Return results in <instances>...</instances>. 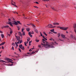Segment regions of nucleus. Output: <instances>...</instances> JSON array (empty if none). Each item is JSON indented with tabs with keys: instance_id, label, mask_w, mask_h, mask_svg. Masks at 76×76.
Returning <instances> with one entry per match:
<instances>
[{
	"instance_id": "1",
	"label": "nucleus",
	"mask_w": 76,
	"mask_h": 76,
	"mask_svg": "<svg viewBox=\"0 0 76 76\" xmlns=\"http://www.w3.org/2000/svg\"><path fill=\"white\" fill-rule=\"evenodd\" d=\"M42 42L44 44L42 43L41 44L42 45H44L45 47L46 48H48L49 47V48H54V46H53V45H54V44L53 42H52L51 44H50L49 45V43L46 42V41H45V39H42Z\"/></svg>"
},
{
	"instance_id": "2",
	"label": "nucleus",
	"mask_w": 76,
	"mask_h": 76,
	"mask_svg": "<svg viewBox=\"0 0 76 76\" xmlns=\"http://www.w3.org/2000/svg\"><path fill=\"white\" fill-rule=\"evenodd\" d=\"M13 24H14L15 25H19V24L22 25V23L20 22V21H18L17 22L15 21H14Z\"/></svg>"
},
{
	"instance_id": "3",
	"label": "nucleus",
	"mask_w": 76,
	"mask_h": 76,
	"mask_svg": "<svg viewBox=\"0 0 76 76\" xmlns=\"http://www.w3.org/2000/svg\"><path fill=\"white\" fill-rule=\"evenodd\" d=\"M6 60L8 61V62H10V63H13V62L12 61V60L10 58H6Z\"/></svg>"
},
{
	"instance_id": "4",
	"label": "nucleus",
	"mask_w": 76,
	"mask_h": 76,
	"mask_svg": "<svg viewBox=\"0 0 76 76\" xmlns=\"http://www.w3.org/2000/svg\"><path fill=\"white\" fill-rule=\"evenodd\" d=\"M60 29H62V30H64V31H66L67 29H68V27L65 28V27H60Z\"/></svg>"
},
{
	"instance_id": "5",
	"label": "nucleus",
	"mask_w": 76,
	"mask_h": 76,
	"mask_svg": "<svg viewBox=\"0 0 76 76\" xmlns=\"http://www.w3.org/2000/svg\"><path fill=\"white\" fill-rule=\"evenodd\" d=\"M15 4H16L15 2H13V3H12V5H13V6L14 7H17V6H16V5H15Z\"/></svg>"
},
{
	"instance_id": "6",
	"label": "nucleus",
	"mask_w": 76,
	"mask_h": 76,
	"mask_svg": "<svg viewBox=\"0 0 76 76\" xmlns=\"http://www.w3.org/2000/svg\"><path fill=\"white\" fill-rule=\"evenodd\" d=\"M61 36L62 38H64H64H65V39H66V38H66V37H65V35H64L63 34H62L61 35Z\"/></svg>"
},
{
	"instance_id": "7",
	"label": "nucleus",
	"mask_w": 76,
	"mask_h": 76,
	"mask_svg": "<svg viewBox=\"0 0 76 76\" xmlns=\"http://www.w3.org/2000/svg\"><path fill=\"white\" fill-rule=\"evenodd\" d=\"M5 42H2L0 44V46H1V45H4L5 44Z\"/></svg>"
},
{
	"instance_id": "8",
	"label": "nucleus",
	"mask_w": 76,
	"mask_h": 76,
	"mask_svg": "<svg viewBox=\"0 0 76 76\" xmlns=\"http://www.w3.org/2000/svg\"><path fill=\"white\" fill-rule=\"evenodd\" d=\"M51 9L53 10H54V11H57V9H56L54 8V7H51Z\"/></svg>"
},
{
	"instance_id": "9",
	"label": "nucleus",
	"mask_w": 76,
	"mask_h": 76,
	"mask_svg": "<svg viewBox=\"0 0 76 76\" xmlns=\"http://www.w3.org/2000/svg\"><path fill=\"white\" fill-rule=\"evenodd\" d=\"M9 28V26H3V27H2V28Z\"/></svg>"
},
{
	"instance_id": "10",
	"label": "nucleus",
	"mask_w": 76,
	"mask_h": 76,
	"mask_svg": "<svg viewBox=\"0 0 76 76\" xmlns=\"http://www.w3.org/2000/svg\"><path fill=\"white\" fill-rule=\"evenodd\" d=\"M28 34H29L30 37H32V35L31 34V32H30V31L29 32Z\"/></svg>"
},
{
	"instance_id": "11",
	"label": "nucleus",
	"mask_w": 76,
	"mask_h": 76,
	"mask_svg": "<svg viewBox=\"0 0 76 76\" xmlns=\"http://www.w3.org/2000/svg\"><path fill=\"white\" fill-rule=\"evenodd\" d=\"M53 25H59V23H53Z\"/></svg>"
},
{
	"instance_id": "12",
	"label": "nucleus",
	"mask_w": 76,
	"mask_h": 76,
	"mask_svg": "<svg viewBox=\"0 0 76 76\" xmlns=\"http://www.w3.org/2000/svg\"><path fill=\"white\" fill-rule=\"evenodd\" d=\"M20 48L22 50H25V48L24 46H22Z\"/></svg>"
},
{
	"instance_id": "13",
	"label": "nucleus",
	"mask_w": 76,
	"mask_h": 76,
	"mask_svg": "<svg viewBox=\"0 0 76 76\" xmlns=\"http://www.w3.org/2000/svg\"><path fill=\"white\" fill-rule=\"evenodd\" d=\"M73 27L75 29H76V24H74L73 25Z\"/></svg>"
},
{
	"instance_id": "14",
	"label": "nucleus",
	"mask_w": 76,
	"mask_h": 76,
	"mask_svg": "<svg viewBox=\"0 0 76 76\" xmlns=\"http://www.w3.org/2000/svg\"><path fill=\"white\" fill-rule=\"evenodd\" d=\"M10 34H12V32H13L12 31V30L11 28H10Z\"/></svg>"
},
{
	"instance_id": "15",
	"label": "nucleus",
	"mask_w": 76,
	"mask_h": 76,
	"mask_svg": "<svg viewBox=\"0 0 76 76\" xmlns=\"http://www.w3.org/2000/svg\"><path fill=\"white\" fill-rule=\"evenodd\" d=\"M0 62H2V63H4V62H5V61L3 60H1V59H0Z\"/></svg>"
},
{
	"instance_id": "16",
	"label": "nucleus",
	"mask_w": 76,
	"mask_h": 76,
	"mask_svg": "<svg viewBox=\"0 0 76 76\" xmlns=\"http://www.w3.org/2000/svg\"><path fill=\"white\" fill-rule=\"evenodd\" d=\"M27 31H30V29L29 28H26Z\"/></svg>"
},
{
	"instance_id": "17",
	"label": "nucleus",
	"mask_w": 76,
	"mask_h": 76,
	"mask_svg": "<svg viewBox=\"0 0 76 76\" xmlns=\"http://www.w3.org/2000/svg\"><path fill=\"white\" fill-rule=\"evenodd\" d=\"M1 37L2 38H3L4 37V35H3V34H1Z\"/></svg>"
},
{
	"instance_id": "18",
	"label": "nucleus",
	"mask_w": 76,
	"mask_h": 76,
	"mask_svg": "<svg viewBox=\"0 0 76 76\" xmlns=\"http://www.w3.org/2000/svg\"><path fill=\"white\" fill-rule=\"evenodd\" d=\"M50 31L52 32H54V29H53L51 30Z\"/></svg>"
},
{
	"instance_id": "19",
	"label": "nucleus",
	"mask_w": 76,
	"mask_h": 76,
	"mask_svg": "<svg viewBox=\"0 0 76 76\" xmlns=\"http://www.w3.org/2000/svg\"><path fill=\"white\" fill-rule=\"evenodd\" d=\"M22 46H23V45H22V44H21V45H19V48H21V47H23Z\"/></svg>"
},
{
	"instance_id": "20",
	"label": "nucleus",
	"mask_w": 76,
	"mask_h": 76,
	"mask_svg": "<svg viewBox=\"0 0 76 76\" xmlns=\"http://www.w3.org/2000/svg\"><path fill=\"white\" fill-rule=\"evenodd\" d=\"M39 40H38L37 39H36L35 40V41L37 42H39Z\"/></svg>"
},
{
	"instance_id": "21",
	"label": "nucleus",
	"mask_w": 76,
	"mask_h": 76,
	"mask_svg": "<svg viewBox=\"0 0 76 76\" xmlns=\"http://www.w3.org/2000/svg\"><path fill=\"white\" fill-rule=\"evenodd\" d=\"M49 28H55V26H49Z\"/></svg>"
},
{
	"instance_id": "22",
	"label": "nucleus",
	"mask_w": 76,
	"mask_h": 76,
	"mask_svg": "<svg viewBox=\"0 0 76 76\" xmlns=\"http://www.w3.org/2000/svg\"><path fill=\"white\" fill-rule=\"evenodd\" d=\"M24 29H25V28H23L22 29V32H23V31H24Z\"/></svg>"
},
{
	"instance_id": "23",
	"label": "nucleus",
	"mask_w": 76,
	"mask_h": 76,
	"mask_svg": "<svg viewBox=\"0 0 76 76\" xmlns=\"http://www.w3.org/2000/svg\"><path fill=\"white\" fill-rule=\"evenodd\" d=\"M22 32H23V35H25V32L23 31Z\"/></svg>"
},
{
	"instance_id": "24",
	"label": "nucleus",
	"mask_w": 76,
	"mask_h": 76,
	"mask_svg": "<svg viewBox=\"0 0 76 76\" xmlns=\"http://www.w3.org/2000/svg\"><path fill=\"white\" fill-rule=\"evenodd\" d=\"M43 34L46 35V36H47V34H46V33L45 32H43Z\"/></svg>"
},
{
	"instance_id": "25",
	"label": "nucleus",
	"mask_w": 76,
	"mask_h": 76,
	"mask_svg": "<svg viewBox=\"0 0 76 76\" xmlns=\"http://www.w3.org/2000/svg\"><path fill=\"white\" fill-rule=\"evenodd\" d=\"M15 45H16V47H18V45L17 44L16 42H15Z\"/></svg>"
},
{
	"instance_id": "26",
	"label": "nucleus",
	"mask_w": 76,
	"mask_h": 76,
	"mask_svg": "<svg viewBox=\"0 0 76 76\" xmlns=\"http://www.w3.org/2000/svg\"><path fill=\"white\" fill-rule=\"evenodd\" d=\"M19 35H20L21 37H22V34H21V33L20 32L19 33Z\"/></svg>"
},
{
	"instance_id": "27",
	"label": "nucleus",
	"mask_w": 76,
	"mask_h": 76,
	"mask_svg": "<svg viewBox=\"0 0 76 76\" xmlns=\"http://www.w3.org/2000/svg\"><path fill=\"white\" fill-rule=\"evenodd\" d=\"M8 24H11V23H12V22H10V21H8Z\"/></svg>"
},
{
	"instance_id": "28",
	"label": "nucleus",
	"mask_w": 76,
	"mask_h": 76,
	"mask_svg": "<svg viewBox=\"0 0 76 76\" xmlns=\"http://www.w3.org/2000/svg\"><path fill=\"white\" fill-rule=\"evenodd\" d=\"M17 27L18 28V31H19V29H20V28H19V27L18 26H17Z\"/></svg>"
},
{
	"instance_id": "29",
	"label": "nucleus",
	"mask_w": 76,
	"mask_h": 76,
	"mask_svg": "<svg viewBox=\"0 0 76 76\" xmlns=\"http://www.w3.org/2000/svg\"><path fill=\"white\" fill-rule=\"evenodd\" d=\"M32 26H33V28H35V26H34V24H32Z\"/></svg>"
},
{
	"instance_id": "30",
	"label": "nucleus",
	"mask_w": 76,
	"mask_h": 76,
	"mask_svg": "<svg viewBox=\"0 0 76 76\" xmlns=\"http://www.w3.org/2000/svg\"><path fill=\"white\" fill-rule=\"evenodd\" d=\"M40 32V36L41 37L42 36V33H41V32Z\"/></svg>"
},
{
	"instance_id": "31",
	"label": "nucleus",
	"mask_w": 76,
	"mask_h": 76,
	"mask_svg": "<svg viewBox=\"0 0 76 76\" xmlns=\"http://www.w3.org/2000/svg\"><path fill=\"white\" fill-rule=\"evenodd\" d=\"M43 1H48V0H43Z\"/></svg>"
},
{
	"instance_id": "32",
	"label": "nucleus",
	"mask_w": 76,
	"mask_h": 76,
	"mask_svg": "<svg viewBox=\"0 0 76 76\" xmlns=\"http://www.w3.org/2000/svg\"><path fill=\"white\" fill-rule=\"evenodd\" d=\"M19 41H20V44H21V43H22V40H19Z\"/></svg>"
},
{
	"instance_id": "33",
	"label": "nucleus",
	"mask_w": 76,
	"mask_h": 76,
	"mask_svg": "<svg viewBox=\"0 0 76 76\" xmlns=\"http://www.w3.org/2000/svg\"><path fill=\"white\" fill-rule=\"evenodd\" d=\"M29 40H30V38H28V39H27V41H28V42L29 41Z\"/></svg>"
},
{
	"instance_id": "34",
	"label": "nucleus",
	"mask_w": 76,
	"mask_h": 76,
	"mask_svg": "<svg viewBox=\"0 0 76 76\" xmlns=\"http://www.w3.org/2000/svg\"><path fill=\"white\" fill-rule=\"evenodd\" d=\"M35 52H31V54H35Z\"/></svg>"
},
{
	"instance_id": "35",
	"label": "nucleus",
	"mask_w": 76,
	"mask_h": 76,
	"mask_svg": "<svg viewBox=\"0 0 76 76\" xmlns=\"http://www.w3.org/2000/svg\"><path fill=\"white\" fill-rule=\"evenodd\" d=\"M49 40H50V41H52V40H53V38H51L50 39H49Z\"/></svg>"
},
{
	"instance_id": "36",
	"label": "nucleus",
	"mask_w": 76,
	"mask_h": 76,
	"mask_svg": "<svg viewBox=\"0 0 76 76\" xmlns=\"http://www.w3.org/2000/svg\"><path fill=\"white\" fill-rule=\"evenodd\" d=\"M12 50H14V47H13V46H12Z\"/></svg>"
},
{
	"instance_id": "37",
	"label": "nucleus",
	"mask_w": 76,
	"mask_h": 76,
	"mask_svg": "<svg viewBox=\"0 0 76 76\" xmlns=\"http://www.w3.org/2000/svg\"><path fill=\"white\" fill-rule=\"evenodd\" d=\"M24 44L25 46H27V45H26V42H24Z\"/></svg>"
},
{
	"instance_id": "38",
	"label": "nucleus",
	"mask_w": 76,
	"mask_h": 76,
	"mask_svg": "<svg viewBox=\"0 0 76 76\" xmlns=\"http://www.w3.org/2000/svg\"><path fill=\"white\" fill-rule=\"evenodd\" d=\"M19 51H20V52H21L22 51H21V50H20V49L19 48Z\"/></svg>"
},
{
	"instance_id": "39",
	"label": "nucleus",
	"mask_w": 76,
	"mask_h": 76,
	"mask_svg": "<svg viewBox=\"0 0 76 76\" xmlns=\"http://www.w3.org/2000/svg\"><path fill=\"white\" fill-rule=\"evenodd\" d=\"M10 26H13V25H12V24L11 23L10 24Z\"/></svg>"
},
{
	"instance_id": "40",
	"label": "nucleus",
	"mask_w": 76,
	"mask_h": 76,
	"mask_svg": "<svg viewBox=\"0 0 76 76\" xmlns=\"http://www.w3.org/2000/svg\"><path fill=\"white\" fill-rule=\"evenodd\" d=\"M34 7L35 8H36V9H38V8L37 6H34Z\"/></svg>"
},
{
	"instance_id": "41",
	"label": "nucleus",
	"mask_w": 76,
	"mask_h": 76,
	"mask_svg": "<svg viewBox=\"0 0 76 76\" xmlns=\"http://www.w3.org/2000/svg\"><path fill=\"white\" fill-rule=\"evenodd\" d=\"M35 3H36V4H39V3H38V2L37 1L35 2Z\"/></svg>"
},
{
	"instance_id": "42",
	"label": "nucleus",
	"mask_w": 76,
	"mask_h": 76,
	"mask_svg": "<svg viewBox=\"0 0 76 76\" xmlns=\"http://www.w3.org/2000/svg\"><path fill=\"white\" fill-rule=\"evenodd\" d=\"M55 44H56V45H58V43H57L56 42H55Z\"/></svg>"
},
{
	"instance_id": "43",
	"label": "nucleus",
	"mask_w": 76,
	"mask_h": 76,
	"mask_svg": "<svg viewBox=\"0 0 76 76\" xmlns=\"http://www.w3.org/2000/svg\"><path fill=\"white\" fill-rule=\"evenodd\" d=\"M53 26V25H51V24H49V25H48V26Z\"/></svg>"
},
{
	"instance_id": "44",
	"label": "nucleus",
	"mask_w": 76,
	"mask_h": 76,
	"mask_svg": "<svg viewBox=\"0 0 76 76\" xmlns=\"http://www.w3.org/2000/svg\"><path fill=\"white\" fill-rule=\"evenodd\" d=\"M59 40L60 41H63V40H61V39H59Z\"/></svg>"
},
{
	"instance_id": "45",
	"label": "nucleus",
	"mask_w": 76,
	"mask_h": 76,
	"mask_svg": "<svg viewBox=\"0 0 76 76\" xmlns=\"http://www.w3.org/2000/svg\"><path fill=\"white\" fill-rule=\"evenodd\" d=\"M31 42H32V41H29V44H31Z\"/></svg>"
},
{
	"instance_id": "46",
	"label": "nucleus",
	"mask_w": 76,
	"mask_h": 76,
	"mask_svg": "<svg viewBox=\"0 0 76 76\" xmlns=\"http://www.w3.org/2000/svg\"><path fill=\"white\" fill-rule=\"evenodd\" d=\"M15 45L14 43L13 42L12 44V45Z\"/></svg>"
},
{
	"instance_id": "47",
	"label": "nucleus",
	"mask_w": 76,
	"mask_h": 76,
	"mask_svg": "<svg viewBox=\"0 0 76 76\" xmlns=\"http://www.w3.org/2000/svg\"><path fill=\"white\" fill-rule=\"evenodd\" d=\"M19 42H20V41H18V42H17V44H19Z\"/></svg>"
},
{
	"instance_id": "48",
	"label": "nucleus",
	"mask_w": 76,
	"mask_h": 76,
	"mask_svg": "<svg viewBox=\"0 0 76 76\" xmlns=\"http://www.w3.org/2000/svg\"><path fill=\"white\" fill-rule=\"evenodd\" d=\"M38 47H39V48H40V47H41V45H38Z\"/></svg>"
},
{
	"instance_id": "49",
	"label": "nucleus",
	"mask_w": 76,
	"mask_h": 76,
	"mask_svg": "<svg viewBox=\"0 0 76 76\" xmlns=\"http://www.w3.org/2000/svg\"><path fill=\"white\" fill-rule=\"evenodd\" d=\"M53 33H54V34H57V33L56 32H53Z\"/></svg>"
},
{
	"instance_id": "50",
	"label": "nucleus",
	"mask_w": 76,
	"mask_h": 76,
	"mask_svg": "<svg viewBox=\"0 0 76 76\" xmlns=\"http://www.w3.org/2000/svg\"><path fill=\"white\" fill-rule=\"evenodd\" d=\"M2 49H4V47L3 46H2Z\"/></svg>"
},
{
	"instance_id": "51",
	"label": "nucleus",
	"mask_w": 76,
	"mask_h": 76,
	"mask_svg": "<svg viewBox=\"0 0 76 76\" xmlns=\"http://www.w3.org/2000/svg\"><path fill=\"white\" fill-rule=\"evenodd\" d=\"M8 35H9V37H10V34H8Z\"/></svg>"
},
{
	"instance_id": "52",
	"label": "nucleus",
	"mask_w": 76,
	"mask_h": 76,
	"mask_svg": "<svg viewBox=\"0 0 76 76\" xmlns=\"http://www.w3.org/2000/svg\"><path fill=\"white\" fill-rule=\"evenodd\" d=\"M27 54H30V53L28 52V53H27Z\"/></svg>"
},
{
	"instance_id": "53",
	"label": "nucleus",
	"mask_w": 76,
	"mask_h": 76,
	"mask_svg": "<svg viewBox=\"0 0 76 76\" xmlns=\"http://www.w3.org/2000/svg\"><path fill=\"white\" fill-rule=\"evenodd\" d=\"M57 35H60V33H58V34H57Z\"/></svg>"
},
{
	"instance_id": "54",
	"label": "nucleus",
	"mask_w": 76,
	"mask_h": 76,
	"mask_svg": "<svg viewBox=\"0 0 76 76\" xmlns=\"http://www.w3.org/2000/svg\"><path fill=\"white\" fill-rule=\"evenodd\" d=\"M32 51V50H31V49H30L29 50V51Z\"/></svg>"
},
{
	"instance_id": "55",
	"label": "nucleus",
	"mask_w": 76,
	"mask_h": 76,
	"mask_svg": "<svg viewBox=\"0 0 76 76\" xmlns=\"http://www.w3.org/2000/svg\"><path fill=\"white\" fill-rule=\"evenodd\" d=\"M42 38H45V37H44V36H42Z\"/></svg>"
},
{
	"instance_id": "56",
	"label": "nucleus",
	"mask_w": 76,
	"mask_h": 76,
	"mask_svg": "<svg viewBox=\"0 0 76 76\" xmlns=\"http://www.w3.org/2000/svg\"><path fill=\"white\" fill-rule=\"evenodd\" d=\"M34 48H32L31 50H34Z\"/></svg>"
},
{
	"instance_id": "57",
	"label": "nucleus",
	"mask_w": 76,
	"mask_h": 76,
	"mask_svg": "<svg viewBox=\"0 0 76 76\" xmlns=\"http://www.w3.org/2000/svg\"><path fill=\"white\" fill-rule=\"evenodd\" d=\"M0 32L1 33H3V31H1V32Z\"/></svg>"
},
{
	"instance_id": "58",
	"label": "nucleus",
	"mask_w": 76,
	"mask_h": 76,
	"mask_svg": "<svg viewBox=\"0 0 76 76\" xmlns=\"http://www.w3.org/2000/svg\"><path fill=\"white\" fill-rule=\"evenodd\" d=\"M29 45H31V43H29Z\"/></svg>"
},
{
	"instance_id": "59",
	"label": "nucleus",
	"mask_w": 76,
	"mask_h": 76,
	"mask_svg": "<svg viewBox=\"0 0 76 76\" xmlns=\"http://www.w3.org/2000/svg\"><path fill=\"white\" fill-rule=\"evenodd\" d=\"M9 20V21H10V19H8Z\"/></svg>"
},
{
	"instance_id": "60",
	"label": "nucleus",
	"mask_w": 76,
	"mask_h": 76,
	"mask_svg": "<svg viewBox=\"0 0 76 76\" xmlns=\"http://www.w3.org/2000/svg\"><path fill=\"white\" fill-rule=\"evenodd\" d=\"M60 37V35H59L58 36V37Z\"/></svg>"
},
{
	"instance_id": "61",
	"label": "nucleus",
	"mask_w": 76,
	"mask_h": 76,
	"mask_svg": "<svg viewBox=\"0 0 76 76\" xmlns=\"http://www.w3.org/2000/svg\"><path fill=\"white\" fill-rule=\"evenodd\" d=\"M66 33H67V34H68V33H68V32L67 31H66Z\"/></svg>"
},
{
	"instance_id": "62",
	"label": "nucleus",
	"mask_w": 76,
	"mask_h": 76,
	"mask_svg": "<svg viewBox=\"0 0 76 76\" xmlns=\"http://www.w3.org/2000/svg\"><path fill=\"white\" fill-rule=\"evenodd\" d=\"M45 40L46 41H47V39H45Z\"/></svg>"
},
{
	"instance_id": "63",
	"label": "nucleus",
	"mask_w": 76,
	"mask_h": 76,
	"mask_svg": "<svg viewBox=\"0 0 76 76\" xmlns=\"http://www.w3.org/2000/svg\"><path fill=\"white\" fill-rule=\"evenodd\" d=\"M16 13L17 14H18V12H16Z\"/></svg>"
},
{
	"instance_id": "64",
	"label": "nucleus",
	"mask_w": 76,
	"mask_h": 76,
	"mask_svg": "<svg viewBox=\"0 0 76 76\" xmlns=\"http://www.w3.org/2000/svg\"><path fill=\"white\" fill-rule=\"evenodd\" d=\"M17 40L18 41H19V39H17Z\"/></svg>"
}]
</instances>
